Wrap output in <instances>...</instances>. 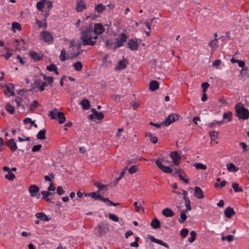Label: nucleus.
I'll return each instance as SVG.
<instances>
[{
  "mask_svg": "<svg viewBox=\"0 0 249 249\" xmlns=\"http://www.w3.org/2000/svg\"><path fill=\"white\" fill-rule=\"evenodd\" d=\"M101 195L99 193V191H96L90 193V196L95 200H99Z\"/></svg>",
  "mask_w": 249,
  "mask_h": 249,
  "instance_id": "41",
  "label": "nucleus"
},
{
  "mask_svg": "<svg viewBox=\"0 0 249 249\" xmlns=\"http://www.w3.org/2000/svg\"><path fill=\"white\" fill-rule=\"evenodd\" d=\"M196 238V231H192L190 233V236L188 238V242L190 243H193L195 241Z\"/></svg>",
  "mask_w": 249,
  "mask_h": 249,
  "instance_id": "27",
  "label": "nucleus"
},
{
  "mask_svg": "<svg viewBox=\"0 0 249 249\" xmlns=\"http://www.w3.org/2000/svg\"><path fill=\"white\" fill-rule=\"evenodd\" d=\"M14 85L11 83L8 84V85H6V89L4 90V93L5 95H7L8 92L14 90Z\"/></svg>",
  "mask_w": 249,
  "mask_h": 249,
  "instance_id": "35",
  "label": "nucleus"
},
{
  "mask_svg": "<svg viewBox=\"0 0 249 249\" xmlns=\"http://www.w3.org/2000/svg\"><path fill=\"white\" fill-rule=\"evenodd\" d=\"M42 76L44 80L48 81V84L50 85L51 87H53V77L52 76H48L46 75L45 74L41 73L40 74Z\"/></svg>",
  "mask_w": 249,
  "mask_h": 249,
  "instance_id": "28",
  "label": "nucleus"
},
{
  "mask_svg": "<svg viewBox=\"0 0 249 249\" xmlns=\"http://www.w3.org/2000/svg\"><path fill=\"white\" fill-rule=\"evenodd\" d=\"M221 61L220 59H217L215 60L213 63V66L217 67L218 66H219L221 64Z\"/></svg>",
  "mask_w": 249,
  "mask_h": 249,
  "instance_id": "58",
  "label": "nucleus"
},
{
  "mask_svg": "<svg viewBox=\"0 0 249 249\" xmlns=\"http://www.w3.org/2000/svg\"><path fill=\"white\" fill-rule=\"evenodd\" d=\"M41 194L42 195V199L46 200L47 202L53 203V202H52L51 199L49 197V196L52 195L53 194L49 191H43L41 192Z\"/></svg>",
  "mask_w": 249,
  "mask_h": 249,
  "instance_id": "20",
  "label": "nucleus"
},
{
  "mask_svg": "<svg viewBox=\"0 0 249 249\" xmlns=\"http://www.w3.org/2000/svg\"><path fill=\"white\" fill-rule=\"evenodd\" d=\"M80 31L81 33V36L92 35V34L94 33L92 24H89L88 25L83 26L80 28Z\"/></svg>",
  "mask_w": 249,
  "mask_h": 249,
  "instance_id": "7",
  "label": "nucleus"
},
{
  "mask_svg": "<svg viewBox=\"0 0 249 249\" xmlns=\"http://www.w3.org/2000/svg\"><path fill=\"white\" fill-rule=\"evenodd\" d=\"M159 88V84L156 80H152L149 84V90L151 91H154L157 90Z\"/></svg>",
  "mask_w": 249,
  "mask_h": 249,
  "instance_id": "23",
  "label": "nucleus"
},
{
  "mask_svg": "<svg viewBox=\"0 0 249 249\" xmlns=\"http://www.w3.org/2000/svg\"><path fill=\"white\" fill-rule=\"evenodd\" d=\"M46 132V130L45 129H43L39 131L36 135L37 138L39 140L45 139Z\"/></svg>",
  "mask_w": 249,
  "mask_h": 249,
  "instance_id": "34",
  "label": "nucleus"
},
{
  "mask_svg": "<svg viewBox=\"0 0 249 249\" xmlns=\"http://www.w3.org/2000/svg\"><path fill=\"white\" fill-rule=\"evenodd\" d=\"M193 165L197 169H201L204 170L207 168L206 165L201 163L196 162L194 163Z\"/></svg>",
  "mask_w": 249,
  "mask_h": 249,
  "instance_id": "39",
  "label": "nucleus"
},
{
  "mask_svg": "<svg viewBox=\"0 0 249 249\" xmlns=\"http://www.w3.org/2000/svg\"><path fill=\"white\" fill-rule=\"evenodd\" d=\"M128 61L126 59H123L119 61L118 64L116 66L115 70H122L125 69L127 67Z\"/></svg>",
  "mask_w": 249,
  "mask_h": 249,
  "instance_id": "15",
  "label": "nucleus"
},
{
  "mask_svg": "<svg viewBox=\"0 0 249 249\" xmlns=\"http://www.w3.org/2000/svg\"><path fill=\"white\" fill-rule=\"evenodd\" d=\"M6 110L10 114H13L15 112V108L10 103H8L5 106Z\"/></svg>",
  "mask_w": 249,
  "mask_h": 249,
  "instance_id": "40",
  "label": "nucleus"
},
{
  "mask_svg": "<svg viewBox=\"0 0 249 249\" xmlns=\"http://www.w3.org/2000/svg\"><path fill=\"white\" fill-rule=\"evenodd\" d=\"M170 157L172 158L173 162L175 165L179 164L181 160V157L178 151L171 152Z\"/></svg>",
  "mask_w": 249,
  "mask_h": 249,
  "instance_id": "9",
  "label": "nucleus"
},
{
  "mask_svg": "<svg viewBox=\"0 0 249 249\" xmlns=\"http://www.w3.org/2000/svg\"><path fill=\"white\" fill-rule=\"evenodd\" d=\"M94 33L95 35H100L105 32V28L101 23H96L94 26Z\"/></svg>",
  "mask_w": 249,
  "mask_h": 249,
  "instance_id": "14",
  "label": "nucleus"
},
{
  "mask_svg": "<svg viewBox=\"0 0 249 249\" xmlns=\"http://www.w3.org/2000/svg\"><path fill=\"white\" fill-rule=\"evenodd\" d=\"M80 39L82 41V44L83 46H94L97 43L96 40H92V35L80 36Z\"/></svg>",
  "mask_w": 249,
  "mask_h": 249,
  "instance_id": "8",
  "label": "nucleus"
},
{
  "mask_svg": "<svg viewBox=\"0 0 249 249\" xmlns=\"http://www.w3.org/2000/svg\"><path fill=\"white\" fill-rule=\"evenodd\" d=\"M109 57L108 54H106L104 57L103 63L106 66H110L111 65V61L108 60Z\"/></svg>",
  "mask_w": 249,
  "mask_h": 249,
  "instance_id": "43",
  "label": "nucleus"
},
{
  "mask_svg": "<svg viewBox=\"0 0 249 249\" xmlns=\"http://www.w3.org/2000/svg\"><path fill=\"white\" fill-rule=\"evenodd\" d=\"M48 116L51 119L57 120L60 124H63L66 120L64 113L62 112H59L56 108H54L53 110L50 111L48 114Z\"/></svg>",
  "mask_w": 249,
  "mask_h": 249,
  "instance_id": "2",
  "label": "nucleus"
},
{
  "mask_svg": "<svg viewBox=\"0 0 249 249\" xmlns=\"http://www.w3.org/2000/svg\"><path fill=\"white\" fill-rule=\"evenodd\" d=\"M81 105L83 109H89L90 108V103L89 100L84 99L81 102Z\"/></svg>",
  "mask_w": 249,
  "mask_h": 249,
  "instance_id": "30",
  "label": "nucleus"
},
{
  "mask_svg": "<svg viewBox=\"0 0 249 249\" xmlns=\"http://www.w3.org/2000/svg\"><path fill=\"white\" fill-rule=\"evenodd\" d=\"M40 38L46 43H49L53 40V35L49 32L46 30H43L40 33Z\"/></svg>",
  "mask_w": 249,
  "mask_h": 249,
  "instance_id": "5",
  "label": "nucleus"
},
{
  "mask_svg": "<svg viewBox=\"0 0 249 249\" xmlns=\"http://www.w3.org/2000/svg\"><path fill=\"white\" fill-rule=\"evenodd\" d=\"M98 17H99L98 15H96L95 14H91L89 16H87L86 17V18H85V19H88L89 18H91L92 19H96V18H97Z\"/></svg>",
  "mask_w": 249,
  "mask_h": 249,
  "instance_id": "60",
  "label": "nucleus"
},
{
  "mask_svg": "<svg viewBox=\"0 0 249 249\" xmlns=\"http://www.w3.org/2000/svg\"><path fill=\"white\" fill-rule=\"evenodd\" d=\"M232 187L235 192H243V189L239 187L238 184L237 183H233Z\"/></svg>",
  "mask_w": 249,
  "mask_h": 249,
  "instance_id": "44",
  "label": "nucleus"
},
{
  "mask_svg": "<svg viewBox=\"0 0 249 249\" xmlns=\"http://www.w3.org/2000/svg\"><path fill=\"white\" fill-rule=\"evenodd\" d=\"M157 244H160L166 248H169V246L166 243L164 242L161 240L159 239Z\"/></svg>",
  "mask_w": 249,
  "mask_h": 249,
  "instance_id": "61",
  "label": "nucleus"
},
{
  "mask_svg": "<svg viewBox=\"0 0 249 249\" xmlns=\"http://www.w3.org/2000/svg\"><path fill=\"white\" fill-rule=\"evenodd\" d=\"M55 189V187L53 183H51L48 188V191H54Z\"/></svg>",
  "mask_w": 249,
  "mask_h": 249,
  "instance_id": "63",
  "label": "nucleus"
},
{
  "mask_svg": "<svg viewBox=\"0 0 249 249\" xmlns=\"http://www.w3.org/2000/svg\"><path fill=\"white\" fill-rule=\"evenodd\" d=\"M95 119L98 120H101L104 118V115L102 112H98L95 115H94Z\"/></svg>",
  "mask_w": 249,
  "mask_h": 249,
  "instance_id": "52",
  "label": "nucleus"
},
{
  "mask_svg": "<svg viewBox=\"0 0 249 249\" xmlns=\"http://www.w3.org/2000/svg\"><path fill=\"white\" fill-rule=\"evenodd\" d=\"M46 1V0H41L37 2L36 3V8L39 11L43 12V9L44 8V3Z\"/></svg>",
  "mask_w": 249,
  "mask_h": 249,
  "instance_id": "36",
  "label": "nucleus"
},
{
  "mask_svg": "<svg viewBox=\"0 0 249 249\" xmlns=\"http://www.w3.org/2000/svg\"><path fill=\"white\" fill-rule=\"evenodd\" d=\"M180 236L182 238H184L187 236V228L183 229L180 231Z\"/></svg>",
  "mask_w": 249,
  "mask_h": 249,
  "instance_id": "57",
  "label": "nucleus"
},
{
  "mask_svg": "<svg viewBox=\"0 0 249 249\" xmlns=\"http://www.w3.org/2000/svg\"><path fill=\"white\" fill-rule=\"evenodd\" d=\"M76 10L77 12H81L86 8V3L83 0H79L76 2Z\"/></svg>",
  "mask_w": 249,
  "mask_h": 249,
  "instance_id": "16",
  "label": "nucleus"
},
{
  "mask_svg": "<svg viewBox=\"0 0 249 249\" xmlns=\"http://www.w3.org/2000/svg\"><path fill=\"white\" fill-rule=\"evenodd\" d=\"M194 196L197 198H202L204 197L203 192L202 189L197 186L194 188Z\"/></svg>",
  "mask_w": 249,
  "mask_h": 249,
  "instance_id": "18",
  "label": "nucleus"
},
{
  "mask_svg": "<svg viewBox=\"0 0 249 249\" xmlns=\"http://www.w3.org/2000/svg\"><path fill=\"white\" fill-rule=\"evenodd\" d=\"M28 191L31 197H36L37 199L40 197V194L39 193L40 188L38 186L35 184L31 185L30 186Z\"/></svg>",
  "mask_w": 249,
  "mask_h": 249,
  "instance_id": "4",
  "label": "nucleus"
},
{
  "mask_svg": "<svg viewBox=\"0 0 249 249\" xmlns=\"http://www.w3.org/2000/svg\"><path fill=\"white\" fill-rule=\"evenodd\" d=\"M77 41L74 40H71L70 42V48H74L77 44Z\"/></svg>",
  "mask_w": 249,
  "mask_h": 249,
  "instance_id": "62",
  "label": "nucleus"
},
{
  "mask_svg": "<svg viewBox=\"0 0 249 249\" xmlns=\"http://www.w3.org/2000/svg\"><path fill=\"white\" fill-rule=\"evenodd\" d=\"M29 55L34 61H39L43 58V56H40L36 52L34 51H30Z\"/></svg>",
  "mask_w": 249,
  "mask_h": 249,
  "instance_id": "17",
  "label": "nucleus"
},
{
  "mask_svg": "<svg viewBox=\"0 0 249 249\" xmlns=\"http://www.w3.org/2000/svg\"><path fill=\"white\" fill-rule=\"evenodd\" d=\"M95 231L98 236H104L109 231V226L107 223H100L95 229Z\"/></svg>",
  "mask_w": 249,
  "mask_h": 249,
  "instance_id": "3",
  "label": "nucleus"
},
{
  "mask_svg": "<svg viewBox=\"0 0 249 249\" xmlns=\"http://www.w3.org/2000/svg\"><path fill=\"white\" fill-rule=\"evenodd\" d=\"M74 69L78 71H80L82 70L83 65L80 61H77L73 65Z\"/></svg>",
  "mask_w": 249,
  "mask_h": 249,
  "instance_id": "38",
  "label": "nucleus"
},
{
  "mask_svg": "<svg viewBox=\"0 0 249 249\" xmlns=\"http://www.w3.org/2000/svg\"><path fill=\"white\" fill-rule=\"evenodd\" d=\"M236 116L239 119L246 120L249 118L248 109L243 107L242 104H238L235 106Z\"/></svg>",
  "mask_w": 249,
  "mask_h": 249,
  "instance_id": "1",
  "label": "nucleus"
},
{
  "mask_svg": "<svg viewBox=\"0 0 249 249\" xmlns=\"http://www.w3.org/2000/svg\"><path fill=\"white\" fill-rule=\"evenodd\" d=\"M227 167L230 172H236L238 171V168L232 163H228Z\"/></svg>",
  "mask_w": 249,
  "mask_h": 249,
  "instance_id": "31",
  "label": "nucleus"
},
{
  "mask_svg": "<svg viewBox=\"0 0 249 249\" xmlns=\"http://www.w3.org/2000/svg\"><path fill=\"white\" fill-rule=\"evenodd\" d=\"M217 39L218 38H214V39L211 40L208 43L209 46L211 48L213 51L217 48L218 47V45L216 43Z\"/></svg>",
  "mask_w": 249,
  "mask_h": 249,
  "instance_id": "33",
  "label": "nucleus"
},
{
  "mask_svg": "<svg viewBox=\"0 0 249 249\" xmlns=\"http://www.w3.org/2000/svg\"><path fill=\"white\" fill-rule=\"evenodd\" d=\"M209 87V84L207 82H204L201 84V88L203 93H206L207 89Z\"/></svg>",
  "mask_w": 249,
  "mask_h": 249,
  "instance_id": "54",
  "label": "nucleus"
},
{
  "mask_svg": "<svg viewBox=\"0 0 249 249\" xmlns=\"http://www.w3.org/2000/svg\"><path fill=\"white\" fill-rule=\"evenodd\" d=\"M173 192L177 194L183 195V199H184V203L186 207H187V192L184 190H182L181 191H173Z\"/></svg>",
  "mask_w": 249,
  "mask_h": 249,
  "instance_id": "32",
  "label": "nucleus"
},
{
  "mask_svg": "<svg viewBox=\"0 0 249 249\" xmlns=\"http://www.w3.org/2000/svg\"><path fill=\"white\" fill-rule=\"evenodd\" d=\"M128 36L125 34H121L118 38H116V42L115 46L113 47L114 50L121 47L124 45V43L127 40Z\"/></svg>",
  "mask_w": 249,
  "mask_h": 249,
  "instance_id": "6",
  "label": "nucleus"
},
{
  "mask_svg": "<svg viewBox=\"0 0 249 249\" xmlns=\"http://www.w3.org/2000/svg\"><path fill=\"white\" fill-rule=\"evenodd\" d=\"M56 193L59 195L61 196L62 195L64 194L65 191L63 190V188L61 186H59L57 187L56 189Z\"/></svg>",
  "mask_w": 249,
  "mask_h": 249,
  "instance_id": "56",
  "label": "nucleus"
},
{
  "mask_svg": "<svg viewBox=\"0 0 249 249\" xmlns=\"http://www.w3.org/2000/svg\"><path fill=\"white\" fill-rule=\"evenodd\" d=\"M138 168L137 165H132L128 169V172L130 174H133L137 172Z\"/></svg>",
  "mask_w": 249,
  "mask_h": 249,
  "instance_id": "46",
  "label": "nucleus"
},
{
  "mask_svg": "<svg viewBox=\"0 0 249 249\" xmlns=\"http://www.w3.org/2000/svg\"><path fill=\"white\" fill-rule=\"evenodd\" d=\"M186 212H187V208L185 210H183L180 212V218L178 219V221L181 223H184L186 219H187Z\"/></svg>",
  "mask_w": 249,
  "mask_h": 249,
  "instance_id": "25",
  "label": "nucleus"
},
{
  "mask_svg": "<svg viewBox=\"0 0 249 249\" xmlns=\"http://www.w3.org/2000/svg\"><path fill=\"white\" fill-rule=\"evenodd\" d=\"M12 26L13 30L17 29L19 31L22 30L21 25L18 22H13L12 24Z\"/></svg>",
  "mask_w": 249,
  "mask_h": 249,
  "instance_id": "45",
  "label": "nucleus"
},
{
  "mask_svg": "<svg viewBox=\"0 0 249 249\" xmlns=\"http://www.w3.org/2000/svg\"><path fill=\"white\" fill-rule=\"evenodd\" d=\"M156 164L157 166L163 172L170 174L173 172L172 169L169 166H165L163 165L160 161L159 159H157L156 160Z\"/></svg>",
  "mask_w": 249,
  "mask_h": 249,
  "instance_id": "11",
  "label": "nucleus"
},
{
  "mask_svg": "<svg viewBox=\"0 0 249 249\" xmlns=\"http://www.w3.org/2000/svg\"><path fill=\"white\" fill-rule=\"evenodd\" d=\"M121 96L119 95H113L112 98L114 101H119L121 98Z\"/></svg>",
  "mask_w": 249,
  "mask_h": 249,
  "instance_id": "64",
  "label": "nucleus"
},
{
  "mask_svg": "<svg viewBox=\"0 0 249 249\" xmlns=\"http://www.w3.org/2000/svg\"><path fill=\"white\" fill-rule=\"evenodd\" d=\"M5 178L10 181H13L16 178V176L10 170L8 172V174L5 175Z\"/></svg>",
  "mask_w": 249,
  "mask_h": 249,
  "instance_id": "37",
  "label": "nucleus"
},
{
  "mask_svg": "<svg viewBox=\"0 0 249 249\" xmlns=\"http://www.w3.org/2000/svg\"><path fill=\"white\" fill-rule=\"evenodd\" d=\"M41 147H42L41 144L35 145L33 146V147L32 149V151L33 152H36L39 151L40 150Z\"/></svg>",
  "mask_w": 249,
  "mask_h": 249,
  "instance_id": "55",
  "label": "nucleus"
},
{
  "mask_svg": "<svg viewBox=\"0 0 249 249\" xmlns=\"http://www.w3.org/2000/svg\"><path fill=\"white\" fill-rule=\"evenodd\" d=\"M235 213L233 209L231 207L227 208L224 211L225 216L228 218H231Z\"/></svg>",
  "mask_w": 249,
  "mask_h": 249,
  "instance_id": "22",
  "label": "nucleus"
},
{
  "mask_svg": "<svg viewBox=\"0 0 249 249\" xmlns=\"http://www.w3.org/2000/svg\"><path fill=\"white\" fill-rule=\"evenodd\" d=\"M232 113L231 112H228L224 113L223 118L228 119V122H230L231 120Z\"/></svg>",
  "mask_w": 249,
  "mask_h": 249,
  "instance_id": "49",
  "label": "nucleus"
},
{
  "mask_svg": "<svg viewBox=\"0 0 249 249\" xmlns=\"http://www.w3.org/2000/svg\"><path fill=\"white\" fill-rule=\"evenodd\" d=\"M109 218L115 222H118L119 221V218L116 215L113 213H108Z\"/></svg>",
  "mask_w": 249,
  "mask_h": 249,
  "instance_id": "53",
  "label": "nucleus"
},
{
  "mask_svg": "<svg viewBox=\"0 0 249 249\" xmlns=\"http://www.w3.org/2000/svg\"><path fill=\"white\" fill-rule=\"evenodd\" d=\"M179 115L176 113H173L168 115L165 121H164V125L166 126L169 125L175 121L178 120L179 119Z\"/></svg>",
  "mask_w": 249,
  "mask_h": 249,
  "instance_id": "10",
  "label": "nucleus"
},
{
  "mask_svg": "<svg viewBox=\"0 0 249 249\" xmlns=\"http://www.w3.org/2000/svg\"><path fill=\"white\" fill-rule=\"evenodd\" d=\"M94 9L95 11L101 14L106 9V6L102 3H99L95 6Z\"/></svg>",
  "mask_w": 249,
  "mask_h": 249,
  "instance_id": "29",
  "label": "nucleus"
},
{
  "mask_svg": "<svg viewBox=\"0 0 249 249\" xmlns=\"http://www.w3.org/2000/svg\"><path fill=\"white\" fill-rule=\"evenodd\" d=\"M99 200L104 202H108V203L107 204H110V202H111V201L110 200L108 197L105 198L102 196L101 195Z\"/></svg>",
  "mask_w": 249,
  "mask_h": 249,
  "instance_id": "59",
  "label": "nucleus"
},
{
  "mask_svg": "<svg viewBox=\"0 0 249 249\" xmlns=\"http://www.w3.org/2000/svg\"><path fill=\"white\" fill-rule=\"evenodd\" d=\"M57 68V66L55 64L52 63L50 65L47 66L46 69L50 71H53L54 70L56 71Z\"/></svg>",
  "mask_w": 249,
  "mask_h": 249,
  "instance_id": "50",
  "label": "nucleus"
},
{
  "mask_svg": "<svg viewBox=\"0 0 249 249\" xmlns=\"http://www.w3.org/2000/svg\"><path fill=\"white\" fill-rule=\"evenodd\" d=\"M162 213L166 217H172L175 214L173 211L170 208H165L163 209Z\"/></svg>",
  "mask_w": 249,
  "mask_h": 249,
  "instance_id": "24",
  "label": "nucleus"
},
{
  "mask_svg": "<svg viewBox=\"0 0 249 249\" xmlns=\"http://www.w3.org/2000/svg\"><path fill=\"white\" fill-rule=\"evenodd\" d=\"M42 80L41 79H36L32 84L33 88L36 89L41 85Z\"/></svg>",
  "mask_w": 249,
  "mask_h": 249,
  "instance_id": "47",
  "label": "nucleus"
},
{
  "mask_svg": "<svg viewBox=\"0 0 249 249\" xmlns=\"http://www.w3.org/2000/svg\"><path fill=\"white\" fill-rule=\"evenodd\" d=\"M7 145L10 148L12 152H15L17 149V145L14 139H10L7 142Z\"/></svg>",
  "mask_w": 249,
  "mask_h": 249,
  "instance_id": "19",
  "label": "nucleus"
},
{
  "mask_svg": "<svg viewBox=\"0 0 249 249\" xmlns=\"http://www.w3.org/2000/svg\"><path fill=\"white\" fill-rule=\"evenodd\" d=\"M82 44V41H81L80 42L79 40H77V44L75 46L76 48V52H71V54L72 55V56L70 57L71 59H72L73 57H77L81 54L83 52L84 50L81 49V47Z\"/></svg>",
  "mask_w": 249,
  "mask_h": 249,
  "instance_id": "12",
  "label": "nucleus"
},
{
  "mask_svg": "<svg viewBox=\"0 0 249 249\" xmlns=\"http://www.w3.org/2000/svg\"><path fill=\"white\" fill-rule=\"evenodd\" d=\"M59 58L61 61H65L67 58L66 57V51L65 49H63L60 53V55L59 56Z\"/></svg>",
  "mask_w": 249,
  "mask_h": 249,
  "instance_id": "48",
  "label": "nucleus"
},
{
  "mask_svg": "<svg viewBox=\"0 0 249 249\" xmlns=\"http://www.w3.org/2000/svg\"><path fill=\"white\" fill-rule=\"evenodd\" d=\"M234 236L231 234L228 235L227 236H222L221 239L223 241L227 240L228 242H231L233 240Z\"/></svg>",
  "mask_w": 249,
  "mask_h": 249,
  "instance_id": "42",
  "label": "nucleus"
},
{
  "mask_svg": "<svg viewBox=\"0 0 249 249\" xmlns=\"http://www.w3.org/2000/svg\"><path fill=\"white\" fill-rule=\"evenodd\" d=\"M39 105V103L36 100H34L33 101V103L32 104H31L30 106V109L32 111H34V108H36Z\"/></svg>",
  "mask_w": 249,
  "mask_h": 249,
  "instance_id": "51",
  "label": "nucleus"
},
{
  "mask_svg": "<svg viewBox=\"0 0 249 249\" xmlns=\"http://www.w3.org/2000/svg\"><path fill=\"white\" fill-rule=\"evenodd\" d=\"M139 46V44L137 42V39L135 41L133 39H131L127 43V48L131 51L138 50Z\"/></svg>",
  "mask_w": 249,
  "mask_h": 249,
  "instance_id": "13",
  "label": "nucleus"
},
{
  "mask_svg": "<svg viewBox=\"0 0 249 249\" xmlns=\"http://www.w3.org/2000/svg\"><path fill=\"white\" fill-rule=\"evenodd\" d=\"M36 218L40 219L42 221H48L51 220V218H49L43 212L36 213Z\"/></svg>",
  "mask_w": 249,
  "mask_h": 249,
  "instance_id": "21",
  "label": "nucleus"
},
{
  "mask_svg": "<svg viewBox=\"0 0 249 249\" xmlns=\"http://www.w3.org/2000/svg\"><path fill=\"white\" fill-rule=\"evenodd\" d=\"M151 226L154 229H157L160 228V223L159 219L155 218L152 220Z\"/></svg>",
  "mask_w": 249,
  "mask_h": 249,
  "instance_id": "26",
  "label": "nucleus"
}]
</instances>
